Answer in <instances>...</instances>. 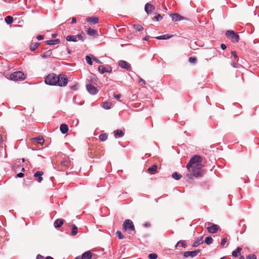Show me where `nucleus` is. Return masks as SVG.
<instances>
[{
	"label": "nucleus",
	"mask_w": 259,
	"mask_h": 259,
	"mask_svg": "<svg viewBox=\"0 0 259 259\" xmlns=\"http://www.w3.org/2000/svg\"><path fill=\"white\" fill-rule=\"evenodd\" d=\"M202 164H195L193 167H192L191 172L187 174V177L189 179H192L193 177L198 178L202 175Z\"/></svg>",
	"instance_id": "obj_1"
},
{
	"label": "nucleus",
	"mask_w": 259,
	"mask_h": 259,
	"mask_svg": "<svg viewBox=\"0 0 259 259\" xmlns=\"http://www.w3.org/2000/svg\"><path fill=\"white\" fill-rule=\"evenodd\" d=\"M202 161V157L199 155H194L190 159L189 162L186 165V168L188 170H190L192 165L197 164H201Z\"/></svg>",
	"instance_id": "obj_2"
},
{
	"label": "nucleus",
	"mask_w": 259,
	"mask_h": 259,
	"mask_svg": "<svg viewBox=\"0 0 259 259\" xmlns=\"http://www.w3.org/2000/svg\"><path fill=\"white\" fill-rule=\"evenodd\" d=\"M57 77L58 76L56 74L50 73L46 77L45 82L47 84L50 85H56Z\"/></svg>",
	"instance_id": "obj_3"
},
{
	"label": "nucleus",
	"mask_w": 259,
	"mask_h": 259,
	"mask_svg": "<svg viewBox=\"0 0 259 259\" xmlns=\"http://www.w3.org/2000/svg\"><path fill=\"white\" fill-rule=\"evenodd\" d=\"M68 81V78L66 75L59 74L57 78L56 85L65 87L67 84Z\"/></svg>",
	"instance_id": "obj_4"
},
{
	"label": "nucleus",
	"mask_w": 259,
	"mask_h": 259,
	"mask_svg": "<svg viewBox=\"0 0 259 259\" xmlns=\"http://www.w3.org/2000/svg\"><path fill=\"white\" fill-rule=\"evenodd\" d=\"M10 79L12 80H22L24 79V74L21 71H16L12 73Z\"/></svg>",
	"instance_id": "obj_5"
},
{
	"label": "nucleus",
	"mask_w": 259,
	"mask_h": 259,
	"mask_svg": "<svg viewBox=\"0 0 259 259\" xmlns=\"http://www.w3.org/2000/svg\"><path fill=\"white\" fill-rule=\"evenodd\" d=\"M225 34L226 36L229 37L232 41L238 42L239 40V36L233 30L226 31Z\"/></svg>",
	"instance_id": "obj_6"
},
{
	"label": "nucleus",
	"mask_w": 259,
	"mask_h": 259,
	"mask_svg": "<svg viewBox=\"0 0 259 259\" xmlns=\"http://www.w3.org/2000/svg\"><path fill=\"white\" fill-rule=\"evenodd\" d=\"M123 229L125 231H133L135 228L133 222L129 219L126 220L123 224Z\"/></svg>",
	"instance_id": "obj_7"
},
{
	"label": "nucleus",
	"mask_w": 259,
	"mask_h": 259,
	"mask_svg": "<svg viewBox=\"0 0 259 259\" xmlns=\"http://www.w3.org/2000/svg\"><path fill=\"white\" fill-rule=\"evenodd\" d=\"M200 252V249L195 250L194 251H187L184 252L183 255L185 258H188L189 257L193 258L196 256Z\"/></svg>",
	"instance_id": "obj_8"
},
{
	"label": "nucleus",
	"mask_w": 259,
	"mask_h": 259,
	"mask_svg": "<svg viewBox=\"0 0 259 259\" xmlns=\"http://www.w3.org/2000/svg\"><path fill=\"white\" fill-rule=\"evenodd\" d=\"M86 89L88 92L91 95H96L98 92V90L94 85L88 83L86 84Z\"/></svg>",
	"instance_id": "obj_9"
},
{
	"label": "nucleus",
	"mask_w": 259,
	"mask_h": 259,
	"mask_svg": "<svg viewBox=\"0 0 259 259\" xmlns=\"http://www.w3.org/2000/svg\"><path fill=\"white\" fill-rule=\"evenodd\" d=\"M98 70L101 74H104L106 72H111L112 69V67L109 65H108L107 67L101 65L98 67Z\"/></svg>",
	"instance_id": "obj_10"
},
{
	"label": "nucleus",
	"mask_w": 259,
	"mask_h": 259,
	"mask_svg": "<svg viewBox=\"0 0 259 259\" xmlns=\"http://www.w3.org/2000/svg\"><path fill=\"white\" fill-rule=\"evenodd\" d=\"M118 66L121 68L129 70L131 69V65L128 62L124 60H120L118 62Z\"/></svg>",
	"instance_id": "obj_11"
},
{
	"label": "nucleus",
	"mask_w": 259,
	"mask_h": 259,
	"mask_svg": "<svg viewBox=\"0 0 259 259\" xmlns=\"http://www.w3.org/2000/svg\"><path fill=\"white\" fill-rule=\"evenodd\" d=\"M219 229V227L218 225L214 224H211V226L207 228V230L210 233L214 234L218 231Z\"/></svg>",
	"instance_id": "obj_12"
},
{
	"label": "nucleus",
	"mask_w": 259,
	"mask_h": 259,
	"mask_svg": "<svg viewBox=\"0 0 259 259\" xmlns=\"http://www.w3.org/2000/svg\"><path fill=\"white\" fill-rule=\"evenodd\" d=\"M86 21L91 25H95L99 22V18L96 16L89 17L86 18Z\"/></svg>",
	"instance_id": "obj_13"
},
{
	"label": "nucleus",
	"mask_w": 259,
	"mask_h": 259,
	"mask_svg": "<svg viewBox=\"0 0 259 259\" xmlns=\"http://www.w3.org/2000/svg\"><path fill=\"white\" fill-rule=\"evenodd\" d=\"M170 16L172 19V20L174 22L181 21L186 19L185 17L182 16L178 13L172 14L170 15Z\"/></svg>",
	"instance_id": "obj_14"
},
{
	"label": "nucleus",
	"mask_w": 259,
	"mask_h": 259,
	"mask_svg": "<svg viewBox=\"0 0 259 259\" xmlns=\"http://www.w3.org/2000/svg\"><path fill=\"white\" fill-rule=\"evenodd\" d=\"M155 10V7L150 4L147 3L145 6V11L147 14H151Z\"/></svg>",
	"instance_id": "obj_15"
},
{
	"label": "nucleus",
	"mask_w": 259,
	"mask_h": 259,
	"mask_svg": "<svg viewBox=\"0 0 259 259\" xmlns=\"http://www.w3.org/2000/svg\"><path fill=\"white\" fill-rule=\"evenodd\" d=\"M93 253L90 250L84 252L80 256L82 259H91Z\"/></svg>",
	"instance_id": "obj_16"
},
{
	"label": "nucleus",
	"mask_w": 259,
	"mask_h": 259,
	"mask_svg": "<svg viewBox=\"0 0 259 259\" xmlns=\"http://www.w3.org/2000/svg\"><path fill=\"white\" fill-rule=\"evenodd\" d=\"M114 137L117 138H122L124 136V133L121 130H116L113 132Z\"/></svg>",
	"instance_id": "obj_17"
},
{
	"label": "nucleus",
	"mask_w": 259,
	"mask_h": 259,
	"mask_svg": "<svg viewBox=\"0 0 259 259\" xmlns=\"http://www.w3.org/2000/svg\"><path fill=\"white\" fill-rule=\"evenodd\" d=\"M203 243V236H201L200 237H198V238H196L195 241L193 243L192 247H196L199 244H202Z\"/></svg>",
	"instance_id": "obj_18"
},
{
	"label": "nucleus",
	"mask_w": 259,
	"mask_h": 259,
	"mask_svg": "<svg viewBox=\"0 0 259 259\" xmlns=\"http://www.w3.org/2000/svg\"><path fill=\"white\" fill-rule=\"evenodd\" d=\"M71 164V161L70 160L69 158L64 159L61 162V165L66 167L70 166Z\"/></svg>",
	"instance_id": "obj_19"
},
{
	"label": "nucleus",
	"mask_w": 259,
	"mask_h": 259,
	"mask_svg": "<svg viewBox=\"0 0 259 259\" xmlns=\"http://www.w3.org/2000/svg\"><path fill=\"white\" fill-rule=\"evenodd\" d=\"M60 130L63 134H65L68 131V126L65 123H62L60 125Z\"/></svg>",
	"instance_id": "obj_20"
},
{
	"label": "nucleus",
	"mask_w": 259,
	"mask_h": 259,
	"mask_svg": "<svg viewBox=\"0 0 259 259\" xmlns=\"http://www.w3.org/2000/svg\"><path fill=\"white\" fill-rule=\"evenodd\" d=\"M64 223V220L61 219H58L54 223V226L56 228H60Z\"/></svg>",
	"instance_id": "obj_21"
},
{
	"label": "nucleus",
	"mask_w": 259,
	"mask_h": 259,
	"mask_svg": "<svg viewBox=\"0 0 259 259\" xmlns=\"http://www.w3.org/2000/svg\"><path fill=\"white\" fill-rule=\"evenodd\" d=\"M60 42V40L59 39H50V40L46 41V44L47 45H49V46L59 44Z\"/></svg>",
	"instance_id": "obj_22"
},
{
	"label": "nucleus",
	"mask_w": 259,
	"mask_h": 259,
	"mask_svg": "<svg viewBox=\"0 0 259 259\" xmlns=\"http://www.w3.org/2000/svg\"><path fill=\"white\" fill-rule=\"evenodd\" d=\"M174 35L169 34H166L156 37L157 39L165 40L171 38Z\"/></svg>",
	"instance_id": "obj_23"
},
{
	"label": "nucleus",
	"mask_w": 259,
	"mask_h": 259,
	"mask_svg": "<svg viewBox=\"0 0 259 259\" xmlns=\"http://www.w3.org/2000/svg\"><path fill=\"white\" fill-rule=\"evenodd\" d=\"M43 172L41 171H37L34 174V176L36 178H38V182H41L43 178L42 177V176L43 175Z\"/></svg>",
	"instance_id": "obj_24"
},
{
	"label": "nucleus",
	"mask_w": 259,
	"mask_h": 259,
	"mask_svg": "<svg viewBox=\"0 0 259 259\" xmlns=\"http://www.w3.org/2000/svg\"><path fill=\"white\" fill-rule=\"evenodd\" d=\"M242 248L240 247H238L235 250L232 252V256L235 257H238L241 254Z\"/></svg>",
	"instance_id": "obj_25"
},
{
	"label": "nucleus",
	"mask_w": 259,
	"mask_h": 259,
	"mask_svg": "<svg viewBox=\"0 0 259 259\" xmlns=\"http://www.w3.org/2000/svg\"><path fill=\"white\" fill-rule=\"evenodd\" d=\"M33 141L36 143L42 145L44 143V140L42 137L38 136L33 139Z\"/></svg>",
	"instance_id": "obj_26"
},
{
	"label": "nucleus",
	"mask_w": 259,
	"mask_h": 259,
	"mask_svg": "<svg viewBox=\"0 0 259 259\" xmlns=\"http://www.w3.org/2000/svg\"><path fill=\"white\" fill-rule=\"evenodd\" d=\"M66 39L68 41L76 42L77 39L75 35H69L66 37Z\"/></svg>",
	"instance_id": "obj_27"
},
{
	"label": "nucleus",
	"mask_w": 259,
	"mask_h": 259,
	"mask_svg": "<svg viewBox=\"0 0 259 259\" xmlns=\"http://www.w3.org/2000/svg\"><path fill=\"white\" fill-rule=\"evenodd\" d=\"M40 44L39 42H31L29 48L32 51H34L39 46Z\"/></svg>",
	"instance_id": "obj_28"
},
{
	"label": "nucleus",
	"mask_w": 259,
	"mask_h": 259,
	"mask_svg": "<svg viewBox=\"0 0 259 259\" xmlns=\"http://www.w3.org/2000/svg\"><path fill=\"white\" fill-rule=\"evenodd\" d=\"M87 33L90 36H94L97 35V31L91 28H89L87 30Z\"/></svg>",
	"instance_id": "obj_29"
},
{
	"label": "nucleus",
	"mask_w": 259,
	"mask_h": 259,
	"mask_svg": "<svg viewBox=\"0 0 259 259\" xmlns=\"http://www.w3.org/2000/svg\"><path fill=\"white\" fill-rule=\"evenodd\" d=\"M157 168V165L155 164H153L148 168V170L151 174H153L156 171Z\"/></svg>",
	"instance_id": "obj_30"
},
{
	"label": "nucleus",
	"mask_w": 259,
	"mask_h": 259,
	"mask_svg": "<svg viewBox=\"0 0 259 259\" xmlns=\"http://www.w3.org/2000/svg\"><path fill=\"white\" fill-rule=\"evenodd\" d=\"M52 53L51 50H48L41 55L42 58H46L51 56Z\"/></svg>",
	"instance_id": "obj_31"
},
{
	"label": "nucleus",
	"mask_w": 259,
	"mask_h": 259,
	"mask_svg": "<svg viewBox=\"0 0 259 259\" xmlns=\"http://www.w3.org/2000/svg\"><path fill=\"white\" fill-rule=\"evenodd\" d=\"M133 28L137 31H141L143 30V27L142 26L139 24H135L133 25Z\"/></svg>",
	"instance_id": "obj_32"
},
{
	"label": "nucleus",
	"mask_w": 259,
	"mask_h": 259,
	"mask_svg": "<svg viewBox=\"0 0 259 259\" xmlns=\"http://www.w3.org/2000/svg\"><path fill=\"white\" fill-rule=\"evenodd\" d=\"M92 55L90 54L89 55H87L85 57L87 63L90 65H92L93 64V57Z\"/></svg>",
	"instance_id": "obj_33"
},
{
	"label": "nucleus",
	"mask_w": 259,
	"mask_h": 259,
	"mask_svg": "<svg viewBox=\"0 0 259 259\" xmlns=\"http://www.w3.org/2000/svg\"><path fill=\"white\" fill-rule=\"evenodd\" d=\"M5 20L8 24H11L13 22L14 19L12 16H8L5 18Z\"/></svg>",
	"instance_id": "obj_34"
},
{
	"label": "nucleus",
	"mask_w": 259,
	"mask_h": 259,
	"mask_svg": "<svg viewBox=\"0 0 259 259\" xmlns=\"http://www.w3.org/2000/svg\"><path fill=\"white\" fill-rule=\"evenodd\" d=\"M112 104L110 102H104L103 103V108L105 109H109L111 108Z\"/></svg>",
	"instance_id": "obj_35"
},
{
	"label": "nucleus",
	"mask_w": 259,
	"mask_h": 259,
	"mask_svg": "<svg viewBox=\"0 0 259 259\" xmlns=\"http://www.w3.org/2000/svg\"><path fill=\"white\" fill-rule=\"evenodd\" d=\"M78 232V229L77 227L75 225H73L72 227V230H71V235L72 236H75L77 234Z\"/></svg>",
	"instance_id": "obj_36"
},
{
	"label": "nucleus",
	"mask_w": 259,
	"mask_h": 259,
	"mask_svg": "<svg viewBox=\"0 0 259 259\" xmlns=\"http://www.w3.org/2000/svg\"><path fill=\"white\" fill-rule=\"evenodd\" d=\"M182 177V175L177 172H174L172 174V178L176 180H179Z\"/></svg>",
	"instance_id": "obj_37"
},
{
	"label": "nucleus",
	"mask_w": 259,
	"mask_h": 259,
	"mask_svg": "<svg viewBox=\"0 0 259 259\" xmlns=\"http://www.w3.org/2000/svg\"><path fill=\"white\" fill-rule=\"evenodd\" d=\"M212 242L213 239L211 236L206 237L204 240V242L207 245L211 244Z\"/></svg>",
	"instance_id": "obj_38"
},
{
	"label": "nucleus",
	"mask_w": 259,
	"mask_h": 259,
	"mask_svg": "<svg viewBox=\"0 0 259 259\" xmlns=\"http://www.w3.org/2000/svg\"><path fill=\"white\" fill-rule=\"evenodd\" d=\"M107 137H108V136H107V134H106V133L101 134L99 136V139L101 141H105L107 140Z\"/></svg>",
	"instance_id": "obj_39"
},
{
	"label": "nucleus",
	"mask_w": 259,
	"mask_h": 259,
	"mask_svg": "<svg viewBox=\"0 0 259 259\" xmlns=\"http://www.w3.org/2000/svg\"><path fill=\"white\" fill-rule=\"evenodd\" d=\"M75 36L76 37L77 40H80L82 41H83L85 38V35L84 34L82 35L81 33L78 34Z\"/></svg>",
	"instance_id": "obj_40"
},
{
	"label": "nucleus",
	"mask_w": 259,
	"mask_h": 259,
	"mask_svg": "<svg viewBox=\"0 0 259 259\" xmlns=\"http://www.w3.org/2000/svg\"><path fill=\"white\" fill-rule=\"evenodd\" d=\"M189 62L192 64H195L197 62V59L196 57H190L189 58Z\"/></svg>",
	"instance_id": "obj_41"
},
{
	"label": "nucleus",
	"mask_w": 259,
	"mask_h": 259,
	"mask_svg": "<svg viewBox=\"0 0 259 259\" xmlns=\"http://www.w3.org/2000/svg\"><path fill=\"white\" fill-rule=\"evenodd\" d=\"M116 234L117 235L118 238L119 239H122L124 238V235L122 234L121 232V231H117L116 232Z\"/></svg>",
	"instance_id": "obj_42"
},
{
	"label": "nucleus",
	"mask_w": 259,
	"mask_h": 259,
	"mask_svg": "<svg viewBox=\"0 0 259 259\" xmlns=\"http://www.w3.org/2000/svg\"><path fill=\"white\" fill-rule=\"evenodd\" d=\"M157 257V255L154 253H150L148 255V257L149 259H156Z\"/></svg>",
	"instance_id": "obj_43"
},
{
	"label": "nucleus",
	"mask_w": 259,
	"mask_h": 259,
	"mask_svg": "<svg viewBox=\"0 0 259 259\" xmlns=\"http://www.w3.org/2000/svg\"><path fill=\"white\" fill-rule=\"evenodd\" d=\"M92 56L93 57V60L95 61L96 62H97V63L98 64H102V62L99 60L97 58L95 57L94 55H92Z\"/></svg>",
	"instance_id": "obj_44"
},
{
	"label": "nucleus",
	"mask_w": 259,
	"mask_h": 259,
	"mask_svg": "<svg viewBox=\"0 0 259 259\" xmlns=\"http://www.w3.org/2000/svg\"><path fill=\"white\" fill-rule=\"evenodd\" d=\"M155 19L157 21H161L162 20V17L161 16V15L158 14L155 17Z\"/></svg>",
	"instance_id": "obj_45"
},
{
	"label": "nucleus",
	"mask_w": 259,
	"mask_h": 259,
	"mask_svg": "<svg viewBox=\"0 0 259 259\" xmlns=\"http://www.w3.org/2000/svg\"><path fill=\"white\" fill-rule=\"evenodd\" d=\"M246 259H256V257L254 254H251L246 257Z\"/></svg>",
	"instance_id": "obj_46"
},
{
	"label": "nucleus",
	"mask_w": 259,
	"mask_h": 259,
	"mask_svg": "<svg viewBox=\"0 0 259 259\" xmlns=\"http://www.w3.org/2000/svg\"><path fill=\"white\" fill-rule=\"evenodd\" d=\"M178 243H181L182 246L184 248H186L187 247V245L185 244V242L184 240H180L178 242Z\"/></svg>",
	"instance_id": "obj_47"
},
{
	"label": "nucleus",
	"mask_w": 259,
	"mask_h": 259,
	"mask_svg": "<svg viewBox=\"0 0 259 259\" xmlns=\"http://www.w3.org/2000/svg\"><path fill=\"white\" fill-rule=\"evenodd\" d=\"M91 79L94 82H97L98 81V78L95 75L91 77Z\"/></svg>",
	"instance_id": "obj_48"
},
{
	"label": "nucleus",
	"mask_w": 259,
	"mask_h": 259,
	"mask_svg": "<svg viewBox=\"0 0 259 259\" xmlns=\"http://www.w3.org/2000/svg\"><path fill=\"white\" fill-rule=\"evenodd\" d=\"M227 242V238H224L222 239L221 244L222 245H225V243Z\"/></svg>",
	"instance_id": "obj_49"
},
{
	"label": "nucleus",
	"mask_w": 259,
	"mask_h": 259,
	"mask_svg": "<svg viewBox=\"0 0 259 259\" xmlns=\"http://www.w3.org/2000/svg\"><path fill=\"white\" fill-rule=\"evenodd\" d=\"M24 174L23 172H19L17 174L16 177L21 178H23L24 177Z\"/></svg>",
	"instance_id": "obj_50"
},
{
	"label": "nucleus",
	"mask_w": 259,
	"mask_h": 259,
	"mask_svg": "<svg viewBox=\"0 0 259 259\" xmlns=\"http://www.w3.org/2000/svg\"><path fill=\"white\" fill-rule=\"evenodd\" d=\"M37 39L39 40H42L44 38V35H38L36 37Z\"/></svg>",
	"instance_id": "obj_51"
},
{
	"label": "nucleus",
	"mask_w": 259,
	"mask_h": 259,
	"mask_svg": "<svg viewBox=\"0 0 259 259\" xmlns=\"http://www.w3.org/2000/svg\"><path fill=\"white\" fill-rule=\"evenodd\" d=\"M76 19L75 17H72L71 18V24H73L74 23H76Z\"/></svg>",
	"instance_id": "obj_52"
},
{
	"label": "nucleus",
	"mask_w": 259,
	"mask_h": 259,
	"mask_svg": "<svg viewBox=\"0 0 259 259\" xmlns=\"http://www.w3.org/2000/svg\"><path fill=\"white\" fill-rule=\"evenodd\" d=\"M231 54L232 55V56L234 58H238V56H237L236 53L235 51H232L231 52Z\"/></svg>",
	"instance_id": "obj_53"
},
{
	"label": "nucleus",
	"mask_w": 259,
	"mask_h": 259,
	"mask_svg": "<svg viewBox=\"0 0 259 259\" xmlns=\"http://www.w3.org/2000/svg\"><path fill=\"white\" fill-rule=\"evenodd\" d=\"M114 98H116L117 100H119L120 97H121V95L120 94H117V95H114Z\"/></svg>",
	"instance_id": "obj_54"
},
{
	"label": "nucleus",
	"mask_w": 259,
	"mask_h": 259,
	"mask_svg": "<svg viewBox=\"0 0 259 259\" xmlns=\"http://www.w3.org/2000/svg\"><path fill=\"white\" fill-rule=\"evenodd\" d=\"M227 47L224 44H222L221 45V48L223 50H224L226 49Z\"/></svg>",
	"instance_id": "obj_55"
},
{
	"label": "nucleus",
	"mask_w": 259,
	"mask_h": 259,
	"mask_svg": "<svg viewBox=\"0 0 259 259\" xmlns=\"http://www.w3.org/2000/svg\"><path fill=\"white\" fill-rule=\"evenodd\" d=\"M232 66L234 67V68H238V64L235 63V62H233L232 64H231Z\"/></svg>",
	"instance_id": "obj_56"
},
{
	"label": "nucleus",
	"mask_w": 259,
	"mask_h": 259,
	"mask_svg": "<svg viewBox=\"0 0 259 259\" xmlns=\"http://www.w3.org/2000/svg\"><path fill=\"white\" fill-rule=\"evenodd\" d=\"M44 256L40 254H38L36 256V259H43Z\"/></svg>",
	"instance_id": "obj_57"
},
{
	"label": "nucleus",
	"mask_w": 259,
	"mask_h": 259,
	"mask_svg": "<svg viewBox=\"0 0 259 259\" xmlns=\"http://www.w3.org/2000/svg\"><path fill=\"white\" fill-rule=\"evenodd\" d=\"M144 226L146 227H149L150 226H151V224L149 222H146L145 224H144Z\"/></svg>",
	"instance_id": "obj_58"
},
{
	"label": "nucleus",
	"mask_w": 259,
	"mask_h": 259,
	"mask_svg": "<svg viewBox=\"0 0 259 259\" xmlns=\"http://www.w3.org/2000/svg\"><path fill=\"white\" fill-rule=\"evenodd\" d=\"M139 82H142L144 84H146V81L144 79H143L142 78H140L139 79Z\"/></svg>",
	"instance_id": "obj_59"
},
{
	"label": "nucleus",
	"mask_w": 259,
	"mask_h": 259,
	"mask_svg": "<svg viewBox=\"0 0 259 259\" xmlns=\"http://www.w3.org/2000/svg\"><path fill=\"white\" fill-rule=\"evenodd\" d=\"M149 38H150V36H149V35H147V36H146L143 38V40H144L147 41V40H149Z\"/></svg>",
	"instance_id": "obj_60"
},
{
	"label": "nucleus",
	"mask_w": 259,
	"mask_h": 259,
	"mask_svg": "<svg viewBox=\"0 0 259 259\" xmlns=\"http://www.w3.org/2000/svg\"><path fill=\"white\" fill-rule=\"evenodd\" d=\"M45 259H54L53 257L52 256H47Z\"/></svg>",
	"instance_id": "obj_61"
},
{
	"label": "nucleus",
	"mask_w": 259,
	"mask_h": 259,
	"mask_svg": "<svg viewBox=\"0 0 259 259\" xmlns=\"http://www.w3.org/2000/svg\"><path fill=\"white\" fill-rule=\"evenodd\" d=\"M71 89L73 90H75L76 89V86L75 85H73L71 87Z\"/></svg>",
	"instance_id": "obj_62"
},
{
	"label": "nucleus",
	"mask_w": 259,
	"mask_h": 259,
	"mask_svg": "<svg viewBox=\"0 0 259 259\" xmlns=\"http://www.w3.org/2000/svg\"><path fill=\"white\" fill-rule=\"evenodd\" d=\"M244 223V220H242L241 221H240V225H241L242 224H243Z\"/></svg>",
	"instance_id": "obj_63"
},
{
	"label": "nucleus",
	"mask_w": 259,
	"mask_h": 259,
	"mask_svg": "<svg viewBox=\"0 0 259 259\" xmlns=\"http://www.w3.org/2000/svg\"><path fill=\"white\" fill-rule=\"evenodd\" d=\"M75 259H82L80 256H76Z\"/></svg>",
	"instance_id": "obj_64"
}]
</instances>
